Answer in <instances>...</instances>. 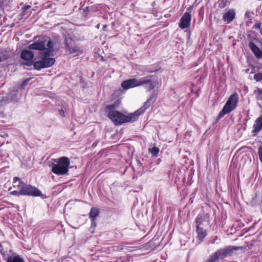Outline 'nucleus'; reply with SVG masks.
I'll return each mask as SVG.
<instances>
[{
  "label": "nucleus",
  "instance_id": "obj_1",
  "mask_svg": "<svg viewBox=\"0 0 262 262\" xmlns=\"http://www.w3.org/2000/svg\"><path fill=\"white\" fill-rule=\"evenodd\" d=\"M157 94H152L142 107L128 115H123L118 111H111L108 113L107 116L115 124H122L126 122H134L155 102Z\"/></svg>",
  "mask_w": 262,
  "mask_h": 262
},
{
  "label": "nucleus",
  "instance_id": "obj_2",
  "mask_svg": "<svg viewBox=\"0 0 262 262\" xmlns=\"http://www.w3.org/2000/svg\"><path fill=\"white\" fill-rule=\"evenodd\" d=\"M70 161L66 157L54 159L51 165L52 171L57 176H63L68 173Z\"/></svg>",
  "mask_w": 262,
  "mask_h": 262
},
{
  "label": "nucleus",
  "instance_id": "obj_3",
  "mask_svg": "<svg viewBox=\"0 0 262 262\" xmlns=\"http://www.w3.org/2000/svg\"><path fill=\"white\" fill-rule=\"evenodd\" d=\"M55 45V41L47 37L43 36L40 37L35 42L30 44L29 46V49L42 51V52L54 51Z\"/></svg>",
  "mask_w": 262,
  "mask_h": 262
},
{
  "label": "nucleus",
  "instance_id": "obj_4",
  "mask_svg": "<svg viewBox=\"0 0 262 262\" xmlns=\"http://www.w3.org/2000/svg\"><path fill=\"white\" fill-rule=\"evenodd\" d=\"M54 51L41 52L39 54L40 59L35 61L34 63V68L35 70H40L41 69L47 68L52 66L55 62L54 58L51 57L52 53Z\"/></svg>",
  "mask_w": 262,
  "mask_h": 262
},
{
  "label": "nucleus",
  "instance_id": "obj_5",
  "mask_svg": "<svg viewBox=\"0 0 262 262\" xmlns=\"http://www.w3.org/2000/svg\"><path fill=\"white\" fill-rule=\"evenodd\" d=\"M238 101V95L234 93L232 94L226 101L223 109L221 111L217 116V119H220L225 115L229 114L233 111L237 106Z\"/></svg>",
  "mask_w": 262,
  "mask_h": 262
},
{
  "label": "nucleus",
  "instance_id": "obj_6",
  "mask_svg": "<svg viewBox=\"0 0 262 262\" xmlns=\"http://www.w3.org/2000/svg\"><path fill=\"white\" fill-rule=\"evenodd\" d=\"M243 247L228 246L225 248L221 249L216 251L213 255V257L217 261L219 259H224L228 256L232 255L234 251L244 250Z\"/></svg>",
  "mask_w": 262,
  "mask_h": 262
},
{
  "label": "nucleus",
  "instance_id": "obj_7",
  "mask_svg": "<svg viewBox=\"0 0 262 262\" xmlns=\"http://www.w3.org/2000/svg\"><path fill=\"white\" fill-rule=\"evenodd\" d=\"M154 79L155 76L154 75L144 77L139 80L140 86L143 85L145 89L148 91L153 90L156 85V82Z\"/></svg>",
  "mask_w": 262,
  "mask_h": 262
},
{
  "label": "nucleus",
  "instance_id": "obj_8",
  "mask_svg": "<svg viewBox=\"0 0 262 262\" xmlns=\"http://www.w3.org/2000/svg\"><path fill=\"white\" fill-rule=\"evenodd\" d=\"M191 8L189 7L187 8L186 11L184 13L183 15L180 19L179 24V27L182 29H185L189 28L190 26V22L191 20Z\"/></svg>",
  "mask_w": 262,
  "mask_h": 262
},
{
  "label": "nucleus",
  "instance_id": "obj_9",
  "mask_svg": "<svg viewBox=\"0 0 262 262\" xmlns=\"http://www.w3.org/2000/svg\"><path fill=\"white\" fill-rule=\"evenodd\" d=\"M23 195H31L33 196H40L42 195L41 192L37 188L30 185L25 184L22 189Z\"/></svg>",
  "mask_w": 262,
  "mask_h": 262
},
{
  "label": "nucleus",
  "instance_id": "obj_10",
  "mask_svg": "<svg viewBox=\"0 0 262 262\" xmlns=\"http://www.w3.org/2000/svg\"><path fill=\"white\" fill-rule=\"evenodd\" d=\"M236 12L234 9H227L223 13L222 19L226 24L231 23L235 17Z\"/></svg>",
  "mask_w": 262,
  "mask_h": 262
},
{
  "label": "nucleus",
  "instance_id": "obj_11",
  "mask_svg": "<svg viewBox=\"0 0 262 262\" xmlns=\"http://www.w3.org/2000/svg\"><path fill=\"white\" fill-rule=\"evenodd\" d=\"M121 86L124 90H128L130 88L140 86L139 80H138L136 78H132L124 81L122 82Z\"/></svg>",
  "mask_w": 262,
  "mask_h": 262
},
{
  "label": "nucleus",
  "instance_id": "obj_12",
  "mask_svg": "<svg viewBox=\"0 0 262 262\" xmlns=\"http://www.w3.org/2000/svg\"><path fill=\"white\" fill-rule=\"evenodd\" d=\"M262 128V117H258L253 125V130L252 131V134L254 136H255L256 134L259 132Z\"/></svg>",
  "mask_w": 262,
  "mask_h": 262
},
{
  "label": "nucleus",
  "instance_id": "obj_13",
  "mask_svg": "<svg viewBox=\"0 0 262 262\" xmlns=\"http://www.w3.org/2000/svg\"><path fill=\"white\" fill-rule=\"evenodd\" d=\"M249 47L257 58L260 59L261 58L262 53L260 49L254 42H250Z\"/></svg>",
  "mask_w": 262,
  "mask_h": 262
},
{
  "label": "nucleus",
  "instance_id": "obj_14",
  "mask_svg": "<svg viewBox=\"0 0 262 262\" xmlns=\"http://www.w3.org/2000/svg\"><path fill=\"white\" fill-rule=\"evenodd\" d=\"M20 57L24 60L31 61L33 58L34 54L31 51L25 50L21 52Z\"/></svg>",
  "mask_w": 262,
  "mask_h": 262
},
{
  "label": "nucleus",
  "instance_id": "obj_15",
  "mask_svg": "<svg viewBox=\"0 0 262 262\" xmlns=\"http://www.w3.org/2000/svg\"><path fill=\"white\" fill-rule=\"evenodd\" d=\"M197 233L196 238L199 241V243L203 241L207 236V231L204 228H196Z\"/></svg>",
  "mask_w": 262,
  "mask_h": 262
},
{
  "label": "nucleus",
  "instance_id": "obj_16",
  "mask_svg": "<svg viewBox=\"0 0 262 262\" xmlns=\"http://www.w3.org/2000/svg\"><path fill=\"white\" fill-rule=\"evenodd\" d=\"M205 220V217L202 214H199L195 220V228H204L203 223Z\"/></svg>",
  "mask_w": 262,
  "mask_h": 262
},
{
  "label": "nucleus",
  "instance_id": "obj_17",
  "mask_svg": "<svg viewBox=\"0 0 262 262\" xmlns=\"http://www.w3.org/2000/svg\"><path fill=\"white\" fill-rule=\"evenodd\" d=\"M25 183H24L18 177H14L13 181V186L19 190H21Z\"/></svg>",
  "mask_w": 262,
  "mask_h": 262
},
{
  "label": "nucleus",
  "instance_id": "obj_18",
  "mask_svg": "<svg viewBox=\"0 0 262 262\" xmlns=\"http://www.w3.org/2000/svg\"><path fill=\"white\" fill-rule=\"evenodd\" d=\"M9 246L10 244L7 242H0V252L3 256L6 255Z\"/></svg>",
  "mask_w": 262,
  "mask_h": 262
},
{
  "label": "nucleus",
  "instance_id": "obj_19",
  "mask_svg": "<svg viewBox=\"0 0 262 262\" xmlns=\"http://www.w3.org/2000/svg\"><path fill=\"white\" fill-rule=\"evenodd\" d=\"M9 101H17L18 100V91L16 90L10 91L8 95Z\"/></svg>",
  "mask_w": 262,
  "mask_h": 262
},
{
  "label": "nucleus",
  "instance_id": "obj_20",
  "mask_svg": "<svg viewBox=\"0 0 262 262\" xmlns=\"http://www.w3.org/2000/svg\"><path fill=\"white\" fill-rule=\"evenodd\" d=\"M7 262H25V261L21 256L17 255L9 257Z\"/></svg>",
  "mask_w": 262,
  "mask_h": 262
},
{
  "label": "nucleus",
  "instance_id": "obj_21",
  "mask_svg": "<svg viewBox=\"0 0 262 262\" xmlns=\"http://www.w3.org/2000/svg\"><path fill=\"white\" fill-rule=\"evenodd\" d=\"M99 214V210L97 208L92 207L89 213V217L91 219H96Z\"/></svg>",
  "mask_w": 262,
  "mask_h": 262
},
{
  "label": "nucleus",
  "instance_id": "obj_22",
  "mask_svg": "<svg viewBox=\"0 0 262 262\" xmlns=\"http://www.w3.org/2000/svg\"><path fill=\"white\" fill-rule=\"evenodd\" d=\"M65 44L66 50L69 52L70 54H72L77 52V49L75 47H71L68 42V39H65Z\"/></svg>",
  "mask_w": 262,
  "mask_h": 262
},
{
  "label": "nucleus",
  "instance_id": "obj_23",
  "mask_svg": "<svg viewBox=\"0 0 262 262\" xmlns=\"http://www.w3.org/2000/svg\"><path fill=\"white\" fill-rule=\"evenodd\" d=\"M149 152L152 155L153 157H157L159 155V149L158 147L154 146L151 148L149 149Z\"/></svg>",
  "mask_w": 262,
  "mask_h": 262
},
{
  "label": "nucleus",
  "instance_id": "obj_24",
  "mask_svg": "<svg viewBox=\"0 0 262 262\" xmlns=\"http://www.w3.org/2000/svg\"><path fill=\"white\" fill-rule=\"evenodd\" d=\"M257 100H262V89L257 88L254 91Z\"/></svg>",
  "mask_w": 262,
  "mask_h": 262
},
{
  "label": "nucleus",
  "instance_id": "obj_25",
  "mask_svg": "<svg viewBox=\"0 0 262 262\" xmlns=\"http://www.w3.org/2000/svg\"><path fill=\"white\" fill-rule=\"evenodd\" d=\"M218 7L220 8H224L226 6L229 4V2L227 0H219L218 1Z\"/></svg>",
  "mask_w": 262,
  "mask_h": 262
},
{
  "label": "nucleus",
  "instance_id": "obj_26",
  "mask_svg": "<svg viewBox=\"0 0 262 262\" xmlns=\"http://www.w3.org/2000/svg\"><path fill=\"white\" fill-rule=\"evenodd\" d=\"M253 78L256 82L262 81V73H257L254 74Z\"/></svg>",
  "mask_w": 262,
  "mask_h": 262
},
{
  "label": "nucleus",
  "instance_id": "obj_27",
  "mask_svg": "<svg viewBox=\"0 0 262 262\" xmlns=\"http://www.w3.org/2000/svg\"><path fill=\"white\" fill-rule=\"evenodd\" d=\"M22 189L19 190H14L11 192V194L13 195H17L19 196L20 195H23L22 193Z\"/></svg>",
  "mask_w": 262,
  "mask_h": 262
},
{
  "label": "nucleus",
  "instance_id": "obj_28",
  "mask_svg": "<svg viewBox=\"0 0 262 262\" xmlns=\"http://www.w3.org/2000/svg\"><path fill=\"white\" fill-rule=\"evenodd\" d=\"M29 80H30V78H28V79H26L25 80L23 81L20 85V88L21 89H24L25 88V86L28 84Z\"/></svg>",
  "mask_w": 262,
  "mask_h": 262
},
{
  "label": "nucleus",
  "instance_id": "obj_29",
  "mask_svg": "<svg viewBox=\"0 0 262 262\" xmlns=\"http://www.w3.org/2000/svg\"><path fill=\"white\" fill-rule=\"evenodd\" d=\"M252 14H253L252 12H251L250 11H247L245 13V16L246 18L251 20L252 18Z\"/></svg>",
  "mask_w": 262,
  "mask_h": 262
},
{
  "label": "nucleus",
  "instance_id": "obj_30",
  "mask_svg": "<svg viewBox=\"0 0 262 262\" xmlns=\"http://www.w3.org/2000/svg\"><path fill=\"white\" fill-rule=\"evenodd\" d=\"M258 155L259 156V160L262 163V147L261 146L258 148Z\"/></svg>",
  "mask_w": 262,
  "mask_h": 262
},
{
  "label": "nucleus",
  "instance_id": "obj_31",
  "mask_svg": "<svg viewBox=\"0 0 262 262\" xmlns=\"http://www.w3.org/2000/svg\"><path fill=\"white\" fill-rule=\"evenodd\" d=\"M116 107V105L115 104H110V105H108L107 106H106V109L107 110H110V111H114V109Z\"/></svg>",
  "mask_w": 262,
  "mask_h": 262
},
{
  "label": "nucleus",
  "instance_id": "obj_32",
  "mask_svg": "<svg viewBox=\"0 0 262 262\" xmlns=\"http://www.w3.org/2000/svg\"><path fill=\"white\" fill-rule=\"evenodd\" d=\"M261 24L260 22L256 23L253 26V28L255 29L260 30Z\"/></svg>",
  "mask_w": 262,
  "mask_h": 262
},
{
  "label": "nucleus",
  "instance_id": "obj_33",
  "mask_svg": "<svg viewBox=\"0 0 262 262\" xmlns=\"http://www.w3.org/2000/svg\"><path fill=\"white\" fill-rule=\"evenodd\" d=\"M91 227L93 228H95L97 226V223L95 221V219H91Z\"/></svg>",
  "mask_w": 262,
  "mask_h": 262
},
{
  "label": "nucleus",
  "instance_id": "obj_34",
  "mask_svg": "<svg viewBox=\"0 0 262 262\" xmlns=\"http://www.w3.org/2000/svg\"><path fill=\"white\" fill-rule=\"evenodd\" d=\"M206 262H217L212 255H211Z\"/></svg>",
  "mask_w": 262,
  "mask_h": 262
},
{
  "label": "nucleus",
  "instance_id": "obj_35",
  "mask_svg": "<svg viewBox=\"0 0 262 262\" xmlns=\"http://www.w3.org/2000/svg\"><path fill=\"white\" fill-rule=\"evenodd\" d=\"M58 114L61 117H64L65 113H64V111L63 110L61 109V110H59Z\"/></svg>",
  "mask_w": 262,
  "mask_h": 262
},
{
  "label": "nucleus",
  "instance_id": "obj_36",
  "mask_svg": "<svg viewBox=\"0 0 262 262\" xmlns=\"http://www.w3.org/2000/svg\"><path fill=\"white\" fill-rule=\"evenodd\" d=\"M218 236H214L212 239L211 240V243L212 244H214L215 243V242L218 239Z\"/></svg>",
  "mask_w": 262,
  "mask_h": 262
},
{
  "label": "nucleus",
  "instance_id": "obj_37",
  "mask_svg": "<svg viewBox=\"0 0 262 262\" xmlns=\"http://www.w3.org/2000/svg\"><path fill=\"white\" fill-rule=\"evenodd\" d=\"M31 7V6L30 5H26L23 8V11L25 12L26 11V10H27L28 9H30Z\"/></svg>",
  "mask_w": 262,
  "mask_h": 262
},
{
  "label": "nucleus",
  "instance_id": "obj_38",
  "mask_svg": "<svg viewBox=\"0 0 262 262\" xmlns=\"http://www.w3.org/2000/svg\"><path fill=\"white\" fill-rule=\"evenodd\" d=\"M155 71H156V70H154V71H147V72H148V73H152V72H155Z\"/></svg>",
  "mask_w": 262,
  "mask_h": 262
},
{
  "label": "nucleus",
  "instance_id": "obj_39",
  "mask_svg": "<svg viewBox=\"0 0 262 262\" xmlns=\"http://www.w3.org/2000/svg\"><path fill=\"white\" fill-rule=\"evenodd\" d=\"M2 61V57H0V62Z\"/></svg>",
  "mask_w": 262,
  "mask_h": 262
},
{
  "label": "nucleus",
  "instance_id": "obj_40",
  "mask_svg": "<svg viewBox=\"0 0 262 262\" xmlns=\"http://www.w3.org/2000/svg\"><path fill=\"white\" fill-rule=\"evenodd\" d=\"M260 33H261V34L262 35V31H261V30H260Z\"/></svg>",
  "mask_w": 262,
  "mask_h": 262
},
{
  "label": "nucleus",
  "instance_id": "obj_41",
  "mask_svg": "<svg viewBox=\"0 0 262 262\" xmlns=\"http://www.w3.org/2000/svg\"><path fill=\"white\" fill-rule=\"evenodd\" d=\"M227 1H228V0H227Z\"/></svg>",
  "mask_w": 262,
  "mask_h": 262
}]
</instances>
